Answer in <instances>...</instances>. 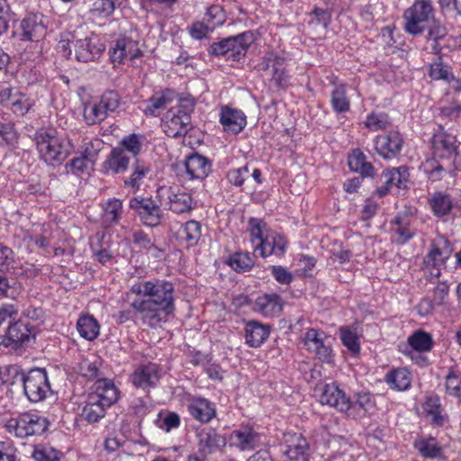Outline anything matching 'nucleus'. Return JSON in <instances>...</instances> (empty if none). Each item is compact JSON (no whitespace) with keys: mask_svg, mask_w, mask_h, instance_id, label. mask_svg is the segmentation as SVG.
<instances>
[{"mask_svg":"<svg viewBox=\"0 0 461 461\" xmlns=\"http://www.w3.org/2000/svg\"><path fill=\"white\" fill-rule=\"evenodd\" d=\"M175 285L163 279L135 281L130 287L128 296L135 295L131 307L139 315L143 325L156 329L174 314Z\"/></svg>","mask_w":461,"mask_h":461,"instance_id":"f257e3e1","label":"nucleus"},{"mask_svg":"<svg viewBox=\"0 0 461 461\" xmlns=\"http://www.w3.org/2000/svg\"><path fill=\"white\" fill-rule=\"evenodd\" d=\"M404 30L417 36L427 32L426 40L431 41L435 54H441L447 38V30L435 18V10L430 0H415L403 14Z\"/></svg>","mask_w":461,"mask_h":461,"instance_id":"f03ea898","label":"nucleus"},{"mask_svg":"<svg viewBox=\"0 0 461 461\" xmlns=\"http://www.w3.org/2000/svg\"><path fill=\"white\" fill-rule=\"evenodd\" d=\"M118 397L119 390L112 380L95 381L94 390L88 393L82 408V420L88 423L98 422L105 416L107 409L117 402Z\"/></svg>","mask_w":461,"mask_h":461,"instance_id":"7ed1b4c3","label":"nucleus"},{"mask_svg":"<svg viewBox=\"0 0 461 461\" xmlns=\"http://www.w3.org/2000/svg\"><path fill=\"white\" fill-rule=\"evenodd\" d=\"M247 230L254 245V253H258L262 258L285 255L288 243L286 239L282 234L270 230L263 220L249 218Z\"/></svg>","mask_w":461,"mask_h":461,"instance_id":"20e7f679","label":"nucleus"},{"mask_svg":"<svg viewBox=\"0 0 461 461\" xmlns=\"http://www.w3.org/2000/svg\"><path fill=\"white\" fill-rule=\"evenodd\" d=\"M35 141L40 158L52 167L61 165L73 149L70 140L53 129L37 132Z\"/></svg>","mask_w":461,"mask_h":461,"instance_id":"39448f33","label":"nucleus"},{"mask_svg":"<svg viewBox=\"0 0 461 461\" xmlns=\"http://www.w3.org/2000/svg\"><path fill=\"white\" fill-rule=\"evenodd\" d=\"M194 104V98L180 97L177 105L167 112L162 120V128L168 137L177 138L188 132Z\"/></svg>","mask_w":461,"mask_h":461,"instance_id":"423d86ee","label":"nucleus"},{"mask_svg":"<svg viewBox=\"0 0 461 461\" xmlns=\"http://www.w3.org/2000/svg\"><path fill=\"white\" fill-rule=\"evenodd\" d=\"M255 40V34L251 31H247L213 42L207 50L209 55L226 57L227 59H231L233 61H238L246 55L249 46Z\"/></svg>","mask_w":461,"mask_h":461,"instance_id":"0eeeda50","label":"nucleus"},{"mask_svg":"<svg viewBox=\"0 0 461 461\" xmlns=\"http://www.w3.org/2000/svg\"><path fill=\"white\" fill-rule=\"evenodd\" d=\"M62 56L68 59H74L78 62H92L98 59L105 50L104 45L97 38L86 37L70 42L61 41Z\"/></svg>","mask_w":461,"mask_h":461,"instance_id":"6e6552de","label":"nucleus"},{"mask_svg":"<svg viewBox=\"0 0 461 461\" xmlns=\"http://www.w3.org/2000/svg\"><path fill=\"white\" fill-rule=\"evenodd\" d=\"M49 420L37 413L23 412L16 418L10 419L6 430L17 438H24L30 436H39L44 433L49 427Z\"/></svg>","mask_w":461,"mask_h":461,"instance_id":"1a4fd4ad","label":"nucleus"},{"mask_svg":"<svg viewBox=\"0 0 461 461\" xmlns=\"http://www.w3.org/2000/svg\"><path fill=\"white\" fill-rule=\"evenodd\" d=\"M129 208L135 212L140 221L148 227L159 226L165 218L163 205L152 196H133L129 200Z\"/></svg>","mask_w":461,"mask_h":461,"instance_id":"9d476101","label":"nucleus"},{"mask_svg":"<svg viewBox=\"0 0 461 461\" xmlns=\"http://www.w3.org/2000/svg\"><path fill=\"white\" fill-rule=\"evenodd\" d=\"M121 97L115 91L104 92L98 101L88 102L84 106L83 116L88 125L104 122L109 113H114L120 106Z\"/></svg>","mask_w":461,"mask_h":461,"instance_id":"9b49d317","label":"nucleus"},{"mask_svg":"<svg viewBox=\"0 0 461 461\" xmlns=\"http://www.w3.org/2000/svg\"><path fill=\"white\" fill-rule=\"evenodd\" d=\"M156 198L164 209L177 214L191 212L195 204L191 194L178 186H158L156 190Z\"/></svg>","mask_w":461,"mask_h":461,"instance_id":"f8f14e48","label":"nucleus"},{"mask_svg":"<svg viewBox=\"0 0 461 461\" xmlns=\"http://www.w3.org/2000/svg\"><path fill=\"white\" fill-rule=\"evenodd\" d=\"M19 377L17 383L23 384L24 394L32 402L43 401L50 391L47 372L43 368H33L27 374L20 368Z\"/></svg>","mask_w":461,"mask_h":461,"instance_id":"ddd939ff","label":"nucleus"},{"mask_svg":"<svg viewBox=\"0 0 461 461\" xmlns=\"http://www.w3.org/2000/svg\"><path fill=\"white\" fill-rule=\"evenodd\" d=\"M33 327L30 323L16 320L8 325L0 345L10 351L21 352L30 346L34 339Z\"/></svg>","mask_w":461,"mask_h":461,"instance_id":"4468645a","label":"nucleus"},{"mask_svg":"<svg viewBox=\"0 0 461 461\" xmlns=\"http://www.w3.org/2000/svg\"><path fill=\"white\" fill-rule=\"evenodd\" d=\"M47 32L43 16L38 14H30L20 21L14 30V37L22 41H35L42 40Z\"/></svg>","mask_w":461,"mask_h":461,"instance_id":"2eb2a0df","label":"nucleus"},{"mask_svg":"<svg viewBox=\"0 0 461 461\" xmlns=\"http://www.w3.org/2000/svg\"><path fill=\"white\" fill-rule=\"evenodd\" d=\"M283 453L285 461H310V444L301 433H286L284 436Z\"/></svg>","mask_w":461,"mask_h":461,"instance_id":"dca6fc26","label":"nucleus"},{"mask_svg":"<svg viewBox=\"0 0 461 461\" xmlns=\"http://www.w3.org/2000/svg\"><path fill=\"white\" fill-rule=\"evenodd\" d=\"M403 138L398 131H390L374 139L376 153L384 159H393L399 156L403 146Z\"/></svg>","mask_w":461,"mask_h":461,"instance_id":"f3484780","label":"nucleus"},{"mask_svg":"<svg viewBox=\"0 0 461 461\" xmlns=\"http://www.w3.org/2000/svg\"><path fill=\"white\" fill-rule=\"evenodd\" d=\"M161 368L156 363L140 365L131 375L132 384L144 391L154 388L161 378Z\"/></svg>","mask_w":461,"mask_h":461,"instance_id":"a211bd4d","label":"nucleus"},{"mask_svg":"<svg viewBox=\"0 0 461 461\" xmlns=\"http://www.w3.org/2000/svg\"><path fill=\"white\" fill-rule=\"evenodd\" d=\"M110 60L116 66L122 64L127 58L130 59H139L142 53L139 49L138 42L128 37L117 39L109 50Z\"/></svg>","mask_w":461,"mask_h":461,"instance_id":"6ab92c4d","label":"nucleus"},{"mask_svg":"<svg viewBox=\"0 0 461 461\" xmlns=\"http://www.w3.org/2000/svg\"><path fill=\"white\" fill-rule=\"evenodd\" d=\"M315 392L319 393L321 404L334 407L340 412L348 410V396L336 383L321 384L315 388Z\"/></svg>","mask_w":461,"mask_h":461,"instance_id":"aec40b11","label":"nucleus"},{"mask_svg":"<svg viewBox=\"0 0 461 461\" xmlns=\"http://www.w3.org/2000/svg\"><path fill=\"white\" fill-rule=\"evenodd\" d=\"M243 323L245 343L249 348H259L269 338L272 329L271 325L263 323L258 320H244Z\"/></svg>","mask_w":461,"mask_h":461,"instance_id":"412c9836","label":"nucleus"},{"mask_svg":"<svg viewBox=\"0 0 461 461\" xmlns=\"http://www.w3.org/2000/svg\"><path fill=\"white\" fill-rule=\"evenodd\" d=\"M383 185L378 187L376 193L379 196L386 195L395 187L397 189H406L409 182V172L406 167H393L384 170L381 175Z\"/></svg>","mask_w":461,"mask_h":461,"instance_id":"4be33fe9","label":"nucleus"},{"mask_svg":"<svg viewBox=\"0 0 461 461\" xmlns=\"http://www.w3.org/2000/svg\"><path fill=\"white\" fill-rule=\"evenodd\" d=\"M189 415L195 420L206 424L216 416L213 402L203 397H193L186 405Z\"/></svg>","mask_w":461,"mask_h":461,"instance_id":"5701e85b","label":"nucleus"},{"mask_svg":"<svg viewBox=\"0 0 461 461\" xmlns=\"http://www.w3.org/2000/svg\"><path fill=\"white\" fill-rule=\"evenodd\" d=\"M230 443L242 451L253 450L260 444V435L250 426H241L230 433Z\"/></svg>","mask_w":461,"mask_h":461,"instance_id":"b1692460","label":"nucleus"},{"mask_svg":"<svg viewBox=\"0 0 461 461\" xmlns=\"http://www.w3.org/2000/svg\"><path fill=\"white\" fill-rule=\"evenodd\" d=\"M185 171L190 179L203 180L208 176L212 171V161L205 156L198 152H192L186 156L184 162Z\"/></svg>","mask_w":461,"mask_h":461,"instance_id":"393cba45","label":"nucleus"},{"mask_svg":"<svg viewBox=\"0 0 461 461\" xmlns=\"http://www.w3.org/2000/svg\"><path fill=\"white\" fill-rule=\"evenodd\" d=\"M354 400L348 397V410L344 411V413L354 420L366 417L375 407L371 394L367 392H358L354 395Z\"/></svg>","mask_w":461,"mask_h":461,"instance_id":"a878e982","label":"nucleus"},{"mask_svg":"<svg viewBox=\"0 0 461 461\" xmlns=\"http://www.w3.org/2000/svg\"><path fill=\"white\" fill-rule=\"evenodd\" d=\"M177 97V94L169 88L155 92L147 101V105L143 109L146 115L157 117L160 112L165 110L167 106L174 102Z\"/></svg>","mask_w":461,"mask_h":461,"instance_id":"bb28decb","label":"nucleus"},{"mask_svg":"<svg viewBox=\"0 0 461 461\" xmlns=\"http://www.w3.org/2000/svg\"><path fill=\"white\" fill-rule=\"evenodd\" d=\"M422 410L425 417L429 419L430 424L434 427H442L448 420V416L437 394L426 396Z\"/></svg>","mask_w":461,"mask_h":461,"instance_id":"cd10ccee","label":"nucleus"},{"mask_svg":"<svg viewBox=\"0 0 461 461\" xmlns=\"http://www.w3.org/2000/svg\"><path fill=\"white\" fill-rule=\"evenodd\" d=\"M432 149L435 157L450 158L456 154V137L445 131H438L432 137Z\"/></svg>","mask_w":461,"mask_h":461,"instance_id":"c85d7f7f","label":"nucleus"},{"mask_svg":"<svg viewBox=\"0 0 461 461\" xmlns=\"http://www.w3.org/2000/svg\"><path fill=\"white\" fill-rule=\"evenodd\" d=\"M285 301L277 294H264L256 299L255 306L265 317L279 316L283 312Z\"/></svg>","mask_w":461,"mask_h":461,"instance_id":"c756f323","label":"nucleus"},{"mask_svg":"<svg viewBox=\"0 0 461 461\" xmlns=\"http://www.w3.org/2000/svg\"><path fill=\"white\" fill-rule=\"evenodd\" d=\"M453 252V248L450 242L447 240H439L431 245V249L424 258L425 267L429 266H443L446 261L450 258Z\"/></svg>","mask_w":461,"mask_h":461,"instance_id":"7c9ffc66","label":"nucleus"},{"mask_svg":"<svg viewBox=\"0 0 461 461\" xmlns=\"http://www.w3.org/2000/svg\"><path fill=\"white\" fill-rule=\"evenodd\" d=\"M220 122L223 130L232 134L240 133L247 124L246 116L241 111L227 106L221 109Z\"/></svg>","mask_w":461,"mask_h":461,"instance_id":"2f4dec72","label":"nucleus"},{"mask_svg":"<svg viewBox=\"0 0 461 461\" xmlns=\"http://www.w3.org/2000/svg\"><path fill=\"white\" fill-rule=\"evenodd\" d=\"M131 168L130 176L123 178V186L135 194L140 189L143 179L151 172V169L140 159H135Z\"/></svg>","mask_w":461,"mask_h":461,"instance_id":"473e14b6","label":"nucleus"},{"mask_svg":"<svg viewBox=\"0 0 461 461\" xmlns=\"http://www.w3.org/2000/svg\"><path fill=\"white\" fill-rule=\"evenodd\" d=\"M130 158L125 151L119 147L113 148L106 159L103 163L104 172L113 174L124 173L129 167Z\"/></svg>","mask_w":461,"mask_h":461,"instance_id":"72a5a7b5","label":"nucleus"},{"mask_svg":"<svg viewBox=\"0 0 461 461\" xmlns=\"http://www.w3.org/2000/svg\"><path fill=\"white\" fill-rule=\"evenodd\" d=\"M348 165L351 171L360 174L362 177H373L375 167L366 160V156L359 149H354L348 158Z\"/></svg>","mask_w":461,"mask_h":461,"instance_id":"f704fd0d","label":"nucleus"},{"mask_svg":"<svg viewBox=\"0 0 461 461\" xmlns=\"http://www.w3.org/2000/svg\"><path fill=\"white\" fill-rule=\"evenodd\" d=\"M391 223L394 233V242L399 245L405 244L415 234V231L411 228L410 219L407 216L397 215Z\"/></svg>","mask_w":461,"mask_h":461,"instance_id":"c9c22d12","label":"nucleus"},{"mask_svg":"<svg viewBox=\"0 0 461 461\" xmlns=\"http://www.w3.org/2000/svg\"><path fill=\"white\" fill-rule=\"evenodd\" d=\"M384 380L391 389L405 391L411 387V374L406 368H395L386 374Z\"/></svg>","mask_w":461,"mask_h":461,"instance_id":"e433bc0d","label":"nucleus"},{"mask_svg":"<svg viewBox=\"0 0 461 461\" xmlns=\"http://www.w3.org/2000/svg\"><path fill=\"white\" fill-rule=\"evenodd\" d=\"M45 317V311L41 305L30 303L23 305L18 320L25 323H30L35 331V329L44 322Z\"/></svg>","mask_w":461,"mask_h":461,"instance_id":"4c0bfd02","label":"nucleus"},{"mask_svg":"<svg viewBox=\"0 0 461 461\" xmlns=\"http://www.w3.org/2000/svg\"><path fill=\"white\" fill-rule=\"evenodd\" d=\"M77 329L82 338L92 341L99 335L100 326L92 315L86 314L79 317Z\"/></svg>","mask_w":461,"mask_h":461,"instance_id":"58836bf2","label":"nucleus"},{"mask_svg":"<svg viewBox=\"0 0 461 461\" xmlns=\"http://www.w3.org/2000/svg\"><path fill=\"white\" fill-rule=\"evenodd\" d=\"M199 447L202 452H212L225 445V438L217 434L214 430L209 429L208 431L202 430L198 434Z\"/></svg>","mask_w":461,"mask_h":461,"instance_id":"ea45409f","label":"nucleus"},{"mask_svg":"<svg viewBox=\"0 0 461 461\" xmlns=\"http://www.w3.org/2000/svg\"><path fill=\"white\" fill-rule=\"evenodd\" d=\"M330 104L336 113H347L350 109V101L347 96L346 86L336 85L330 95Z\"/></svg>","mask_w":461,"mask_h":461,"instance_id":"a19ab883","label":"nucleus"},{"mask_svg":"<svg viewBox=\"0 0 461 461\" xmlns=\"http://www.w3.org/2000/svg\"><path fill=\"white\" fill-rule=\"evenodd\" d=\"M429 204L432 212L438 217L448 214L453 208V202L450 195L441 192L433 194L429 199Z\"/></svg>","mask_w":461,"mask_h":461,"instance_id":"79ce46f5","label":"nucleus"},{"mask_svg":"<svg viewBox=\"0 0 461 461\" xmlns=\"http://www.w3.org/2000/svg\"><path fill=\"white\" fill-rule=\"evenodd\" d=\"M414 447L426 458H437L442 454L441 447L435 438H420L414 442Z\"/></svg>","mask_w":461,"mask_h":461,"instance_id":"37998d69","label":"nucleus"},{"mask_svg":"<svg viewBox=\"0 0 461 461\" xmlns=\"http://www.w3.org/2000/svg\"><path fill=\"white\" fill-rule=\"evenodd\" d=\"M179 238L185 240L188 246L195 245L201 238V224L199 221L191 220L182 225L178 231Z\"/></svg>","mask_w":461,"mask_h":461,"instance_id":"c03bdc74","label":"nucleus"},{"mask_svg":"<svg viewBox=\"0 0 461 461\" xmlns=\"http://www.w3.org/2000/svg\"><path fill=\"white\" fill-rule=\"evenodd\" d=\"M339 335L342 344L353 355H357L360 352L359 337L357 329L350 326H342L339 328Z\"/></svg>","mask_w":461,"mask_h":461,"instance_id":"a18cd8bd","label":"nucleus"},{"mask_svg":"<svg viewBox=\"0 0 461 461\" xmlns=\"http://www.w3.org/2000/svg\"><path fill=\"white\" fill-rule=\"evenodd\" d=\"M104 221L110 224H117L122 219L123 206L122 201L117 198H110L103 206Z\"/></svg>","mask_w":461,"mask_h":461,"instance_id":"49530a36","label":"nucleus"},{"mask_svg":"<svg viewBox=\"0 0 461 461\" xmlns=\"http://www.w3.org/2000/svg\"><path fill=\"white\" fill-rule=\"evenodd\" d=\"M228 264L234 271L240 273L249 271L255 261L249 252H235L230 256Z\"/></svg>","mask_w":461,"mask_h":461,"instance_id":"de8ad7c7","label":"nucleus"},{"mask_svg":"<svg viewBox=\"0 0 461 461\" xmlns=\"http://www.w3.org/2000/svg\"><path fill=\"white\" fill-rule=\"evenodd\" d=\"M102 361L99 358H84L79 364V373L88 380H100L102 373L100 366Z\"/></svg>","mask_w":461,"mask_h":461,"instance_id":"09e8293b","label":"nucleus"},{"mask_svg":"<svg viewBox=\"0 0 461 461\" xmlns=\"http://www.w3.org/2000/svg\"><path fill=\"white\" fill-rule=\"evenodd\" d=\"M144 140V135L131 133L122 138V140L120 141L119 148L124 151L130 152L133 157H137L142 149Z\"/></svg>","mask_w":461,"mask_h":461,"instance_id":"8fccbe9b","label":"nucleus"},{"mask_svg":"<svg viewBox=\"0 0 461 461\" xmlns=\"http://www.w3.org/2000/svg\"><path fill=\"white\" fill-rule=\"evenodd\" d=\"M408 342L413 349L419 352H428L433 345L431 335L423 330L414 332L409 337Z\"/></svg>","mask_w":461,"mask_h":461,"instance_id":"3c124183","label":"nucleus"},{"mask_svg":"<svg viewBox=\"0 0 461 461\" xmlns=\"http://www.w3.org/2000/svg\"><path fill=\"white\" fill-rule=\"evenodd\" d=\"M285 59L278 56L274 67H272V80L279 88L285 89L288 86V74L286 72Z\"/></svg>","mask_w":461,"mask_h":461,"instance_id":"603ef678","label":"nucleus"},{"mask_svg":"<svg viewBox=\"0 0 461 461\" xmlns=\"http://www.w3.org/2000/svg\"><path fill=\"white\" fill-rule=\"evenodd\" d=\"M33 103L26 95L23 93H15L13 102L6 104V106L17 116L25 115L32 107Z\"/></svg>","mask_w":461,"mask_h":461,"instance_id":"864d4df0","label":"nucleus"},{"mask_svg":"<svg viewBox=\"0 0 461 461\" xmlns=\"http://www.w3.org/2000/svg\"><path fill=\"white\" fill-rule=\"evenodd\" d=\"M446 393L450 396L456 397L458 400L461 395V376L460 374L454 368L450 367L447 375H446Z\"/></svg>","mask_w":461,"mask_h":461,"instance_id":"5fc2aeb1","label":"nucleus"},{"mask_svg":"<svg viewBox=\"0 0 461 461\" xmlns=\"http://www.w3.org/2000/svg\"><path fill=\"white\" fill-rule=\"evenodd\" d=\"M389 125V116L385 113H371L365 122V126L373 131L385 130Z\"/></svg>","mask_w":461,"mask_h":461,"instance_id":"6e6d98bb","label":"nucleus"},{"mask_svg":"<svg viewBox=\"0 0 461 461\" xmlns=\"http://www.w3.org/2000/svg\"><path fill=\"white\" fill-rule=\"evenodd\" d=\"M61 453L54 447L46 445L35 447L32 457L35 461H59Z\"/></svg>","mask_w":461,"mask_h":461,"instance_id":"4d7b16f0","label":"nucleus"},{"mask_svg":"<svg viewBox=\"0 0 461 461\" xmlns=\"http://www.w3.org/2000/svg\"><path fill=\"white\" fill-rule=\"evenodd\" d=\"M20 375V366L16 365H0V387L13 385L17 383Z\"/></svg>","mask_w":461,"mask_h":461,"instance_id":"13d9d810","label":"nucleus"},{"mask_svg":"<svg viewBox=\"0 0 461 461\" xmlns=\"http://www.w3.org/2000/svg\"><path fill=\"white\" fill-rule=\"evenodd\" d=\"M225 21V16L222 9L219 5H212L207 9L204 15L203 22L212 31L221 25Z\"/></svg>","mask_w":461,"mask_h":461,"instance_id":"bf43d9fd","label":"nucleus"},{"mask_svg":"<svg viewBox=\"0 0 461 461\" xmlns=\"http://www.w3.org/2000/svg\"><path fill=\"white\" fill-rule=\"evenodd\" d=\"M18 283L11 282L6 275V271H0V297L15 298L18 294Z\"/></svg>","mask_w":461,"mask_h":461,"instance_id":"052dcab7","label":"nucleus"},{"mask_svg":"<svg viewBox=\"0 0 461 461\" xmlns=\"http://www.w3.org/2000/svg\"><path fill=\"white\" fill-rule=\"evenodd\" d=\"M250 176V169L249 165L244 167L230 169L227 173V179L232 185L240 187L244 184L245 180Z\"/></svg>","mask_w":461,"mask_h":461,"instance_id":"680f3d73","label":"nucleus"},{"mask_svg":"<svg viewBox=\"0 0 461 461\" xmlns=\"http://www.w3.org/2000/svg\"><path fill=\"white\" fill-rule=\"evenodd\" d=\"M14 274L18 277L34 279L41 273V269L32 263L24 262L20 266L13 267Z\"/></svg>","mask_w":461,"mask_h":461,"instance_id":"e2e57ef3","label":"nucleus"},{"mask_svg":"<svg viewBox=\"0 0 461 461\" xmlns=\"http://www.w3.org/2000/svg\"><path fill=\"white\" fill-rule=\"evenodd\" d=\"M19 307L14 303H4L0 306V326L5 323H13L17 320Z\"/></svg>","mask_w":461,"mask_h":461,"instance_id":"0e129e2a","label":"nucleus"},{"mask_svg":"<svg viewBox=\"0 0 461 461\" xmlns=\"http://www.w3.org/2000/svg\"><path fill=\"white\" fill-rule=\"evenodd\" d=\"M115 10V4L113 0H96L93 5L92 12L104 18L110 17Z\"/></svg>","mask_w":461,"mask_h":461,"instance_id":"69168bd1","label":"nucleus"},{"mask_svg":"<svg viewBox=\"0 0 461 461\" xmlns=\"http://www.w3.org/2000/svg\"><path fill=\"white\" fill-rule=\"evenodd\" d=\"M0 461H21L19 453L10 441H0Z\"/></svg>","mask_w":461,"mask_h":461,"instance_id":"338daca9","label":"nucleus"},{"mask_svg":"<svg viewBox=\"0 0 461 461\" xmlns=\"http://www.w3.org/2000/svg\"><path fill=\"white\" fill-rule=\"evenodd\" d=\"M0 138L6 145L14 146L18 138L14 124L12 122L0 123Z\"/></svg>","mask_w":461,"mask_h":461,"instance_id":"774afa93","label":"nucleus"}]
</instances>
